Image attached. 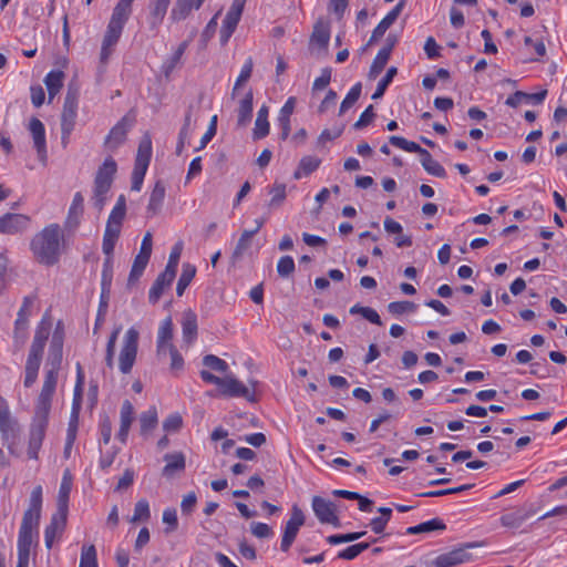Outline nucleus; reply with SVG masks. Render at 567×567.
<instances>
[{
  "label": "nucleus",
  "mask_w": 567,
  "mask_h": 567,
  "mask_svg": "<svg viewBox=\"0 0 567 567\" xmlns=\"http://www.w3.org/2000/svg\"><path fill=\"white\" fill-rule=\"evenodd\" d=\"M64 331L61 322H58L53 332L49 361L45 370L41 392L35 401L34 414L30 424L27 455L30 460H38L45 432L49 425L52 398L58 384V375L62 362Z\"/></svg>",
  "instance_id": "f257e3e1"
},
{
  "label": "nucleus",
  "mask_w": 567,
  "mask_h": 567,
  "mask_svg": "<svg viewBox=\"0 0 567 567\" xmlns=\"http://www.w3.org/2000/svg\"><path fill=\"white\" fill-rule=\"evenodd\" d=\"M43 488L41 485L33 487L30 494L28 507L23 513L17 540V566L29 567L31 548L38 544L39 525L42 515Z\"/></svg>",
  "instance_id": "f03ea898"
},
{
  "label": "nucleus",
  "mask_w": 567,
  "mask_h": 567,
  "mask_svg": "<svg viewBox=\"0 0 567 567\" xmlns=\"http://www.w3.org/2000/svg\"><path fill=\"white\" fill-rule=\"evenodd\" d=\"M125 213L126 200L124 195H120L109 215L103 235L102 250L106 258L103 262L101 275L102 297L109 295L111 290L113 280V251L121 234Z\"/></svg>",
  "instance_id": "7ed1b4c3"
},
{
  "label": "nucleus",
  "mask_w": 567,
  "mask_h": 567,
  "mask_svg": "<svg viewBox=\"0 0 567 567\" xmlns=\"http://www.w3.org/2000/svg\"><path fill=\"white\" fill-rule=\"evenodd\" d=\"M62 240L63 235L60 225L49 224L32 237L30 249L40 264L53 266L60 259Z\"/></svg>",
  "instance_id": "20e7f679"
},
{
  "label": "nucleus",
  "mask_w": 567,
  "mask_h": 567,
  "mask_svg": "<svg viewBox=\"0 0 567 567\" xmlns=\"http://www.w3.org/2000/svg\"><path fill=\"white\" fill-rule=\"evenodd\" d=\"M133 2L134 0H118L113 8L101 45L100 62L102 64L107 63L110 56L113 54L124 25L132 14Z\"/></svg>",
  "instance_id": "39448f33"
},
{
  "label": "nucleus",
  "mask_w": 567,
  "mask_h": 567,
  "mask_svg": "<svg viewBox=\"0 0 567 567\" xmlns=\"http://www.w3.org/2000/svg\"><path fill=\"white\" fill-rule=\"evenodd\" d=\"M115 173L116 163L111 157L105 158L102 166L96 172L92 203L99 212L104 208L107 202V195L111 190Z\"/></svg>",
  "instance_id": "423d86ee"
},
{
  "label": "nucleus",
  "mask_w": 567,
  "mask_h": 567,
  "mask_svg": "<svg viewBox=\"0 0 567 567\" xmlns=\"http://www.w3.org/2000/svg\"><path fill=\"white\" fill-rule=\"evenodd\" d=\"M140 332L135 328H130L123 338V344L118 355V370L123 374H128L136 361L138 349Z\"/></svg>",
  "instance_id": "0eeeda50"
},
{
  "label": "nucleus",
  "mask_w": 567,
  "mask_h": 567,
  "mask_svg": "<svg viewBox=\"0 0 567 567\" xmlns=\"http://www.w3.org/2000/svg\"><path fill=\"white\" fill-rule=\"evenodd\" d=\"M32 226V218L27 214L4 213L0 215V234L17 236L29 231Z\"/></svg>",
  "instance_id": "6e6552de"
},
{
  "label": "nucleus",
  "mask_w": 567,
  "mask_h": 567,
  "mask_svg": "<svg viewBox=\"0 0 567 567\" xmlns=\"http://www.w3.org/2000/svg\"><path fill=\"white\" fill-rule=\"evenodd\" d=\"M250 388L246 386L234 375H226L223 378V382L219 385L220 393L229 398H245L249 402H256L255 388L258 384L257 381L249 382Z\"/></svg>",
  "instance_id": "1a4fd4ad"
},
{
  "label": "nucleus",
  "mask_w": 567,
  "mask_h": 567,
  "mask_svg": "<svg viewBox=\"0 0 567 567\" xmlns=\"http://www.w3.org/2000/svg\"><path fill=\"white\" fill-rule=\"evenodd\" d=\"M19 433L18 421L11 415L7 400L0 395V435L2 442L12 444Z\"/></svg>",
  "instance_id": "9d476101"
},
{
  "label": "nucleus",
  "mask_w": 567,
  "mask_h": 567,
  "mask_svg": "<svg viewBox=\"0 0 567 567\" xmlns=\"http://www.w3.org/2000/svg\"><path fill=\"white\" fill-rule=\"evenodd\" d=\"M76 116L78 97L74 93L68 92L64 99L63 110L61 114V133L63 143H66L72 131L74 130Z\"/></svg>",
  "instance_id": "9b49d317"
},
{
  "label": "nucleus",
  "mask_w": 567,
  "mask_h": 567,
  "mask_svg": "<svg viewBox=\"0 0 567 567\" xmlns=\"http://www.w3.org/2000/svg\"><path fill=\"white\" fill-rule=\"evenodd\" d=\"M247 0H233V3L223 21L220 29V42L225 45L235 32Z\"/></svg>",
  "instance_id": "f8f14e48"
},
{
  "label": "nucleus",
  "mask_w": 567,
  "mask_h": 567,
  "mask_svg": "<svg viewBox=\"0 0 567 567\" xmlns=\"http://www.w3.org/2000/svg\"><path fill=\"white\" fill-rule=\"evenodd\" d=\"M305 524L303 512L293 505L291 508V516L286 523L280 548L282 551H288L292 543L295 542L299 528Z\"/></svg>",
  "instance_id": "ddd939ff"
},
{
  "label": "nucleus",
  "mask_w": 567,
  "mask_h": 567,
  "mask_svg": "<svg viewBox=\"0 0 567 567\" xmlns=\"http://www.w3.org/2000/svg\"><path fill=\"white\" fill-rule=\"evenodd\" d=\"M68 513L55 512L50 518V523L44 528V545L51 549L55 540H59L66 527Z\"/></svg>",
  "instance_id": "4468645a"
},
{
  "label": "nucleus",
  "mask_w": 567,
  "mask_h": 567,
  "mask_svg": "<svg viewBox=\"0 0 567 567\" xmlns=\"http://www.w3.org/2000/svg\"><path fill=\"white\" fill-rule=\"evenodd\" d=\"M157 359L162 363H167L172 374L177 375L184 369V359L177 348L172 343L157 347Z\"/></svg>",
  "instance_id": "2eb2a0df"
},
{
  "label": "nucleus",
  "mask_w": 567,
  "mask_h": 567,
  "mask_svg": "<svg viewBox=\"0 0 567 567\" xmlns=\"http://www.w3.org/2000/svg\"><path fill=\"white\" fill-rule=\"evenodd\" d=\"M312 509L322 524L339 526L340 522L336 514V506L332 502L320 496H313Z\"/></svg>",
  "instance_id": "dca6fc26"
},
{
  "label": "nucleus",
  "mask_w": 567,
  "mask_h": 567,
  "mask_svg": "<svg viewBox=\"0 0 567 567\" xmlns=\"http://www.w3.org/2000/svg\"><path fill=\"white\" fill-rule=\"evenodd\" d=\"M135 421V410L130 400H124L120 410V429L116 439L125 444L133 422Z\"/></svg>",
  "instance_id": "f3484780"
},
{
  "label": "nucleus",
  "mask_w": 567,
  "mask_h": 567,
  "mask_svg": "<svg viewBox=\"0 0 567 567\" xmlns=\"http://www.w3.org/2000/svg\"><path fill=\"white\" fill-rule=\"evenodd\" d=\"M84 214V197L78 192L74 194L72 203L69 207L68 215L64 221L65 228L73 230L76 229L82 220Z\"/></svg>",
  "instance_id": "a211bd4d"
},
{
  "label": "nucleus",
  "mask_w": 567,
  "mask_h": 567,
  "mask_svg": "<svg viewBox=\"0 0 567 567\" xmlns=\"http://www.w3.org/2000/svg\"><path fill=\"white\" fill-rule=\"evenodd\" d=\"M330 40V24L327 21L318 20L313 25V31L310 37V50L317 48L327 52Z\"/></svg>",
  "instance_id": "6ab92c4d"
},
{
  "label": "nucleus",
  "mask_w": 567,
  "mask_h": 567,
  "mask_svg": "<svg viewBox=\"0 0 567 567\" xmlns=\"http://www.w3.org/2000/svg\"><path fill=\"white\" fill-rule=\"evenodd\" d=\"M165 466L162 474L164 477L172 478L184 472L186 466L185 455L182 452L167 453L163 457Z\"/></svg>",
  "instance_id": "aec40b11"
},
{
  "label": "nucleus",
  "mask_w": 567,
  "mask_h": 567,
  "mask_svg": "<svg viewBox=\"0 0 567 567\" xmlns=\"http://www.w3.org/2000/svg\"><path fill=\"white\" fill-rule=\"evenodd\" d=\"M404 1L401 0L375 27L368 44H372L384 35L386 30L395 22L401 11L403 10Z\"/></svg>",
  "instance_id": "412c9836"
},
{
  "label": "nucleus",
  "mask_w": 567,
  "mask_h": 567,
  "mask_svg": "<svg viewBox=\"0 0 567 567\" xmlns=\"http://www.w3.org/2000/svg\"><path fill=\"white\" fill-rule=\"evenodd\" d=\"M29 130L31 132L34 147L38 152L39 157L45 158L47 156V141H45V128L43 123L37 118H31L29 123Z\"/></svg>",
  "instance_id": "4be33fe9"
},
{
  "label": "nucleus",
  "mask_w": 567,
  "mask_h": 567,
  "mask_svg": "<svg viewBox=\"0 0 567 567\" xmlns=\"http://www.w3.org/2000/svg\"><path fill=\"white\" fill-rule=\"evenodd\" d=\"M471 559V555L463 548L451 550L437 556L434 560L435 567H454Z\"/></svg>",
  "instance_id": "5701e85b"
},
{
  "label": "nucleus",
  "mask_w": 567,
  "mask_h": 567,
  "mask_svg": "<svg viewBox=\"0 0 567 567\" xmlns=\"http://www.w3.org/2000/svg\"><path fill=\"white\" fill-rule=\"evenodd\" d=\"M183 341L189 347L197 338V316L192 310H186L182 319Z\"/></svg>",
  "instance_id": "b1692460"
},
{
  "label": "nucleus",
  "mask_w": 567,
  "mask_h": 567,
  "mask_svg": "<svg viewBox=\"0 0 567 567\" xmlns=\"http://www.w3.org/2000/svg\"><path fill=\"white\" fill-rule=\"evenodd\" d=\"M72 489V476L70 471H64L58 493L56 511L69 512V499Z\"/></svg>",
  "instance_id": "393cba45"
},
{
  "label": "nucleus",
  "mask_w": 567,
  "mask_h": 567,
  "mask_svg": "<svg viewBox=\"0 0 567 567\" xmlns=\"http://www.w3.org/2000/svg\"><path fill=\"white\" fill-rule=\"evenodd\" d=\"M132 126V121L124 116L109 133L105 144L110 148L118 146L125 138L128 128Z\"/></svg>",
  "instance_id": "a878e982"
},
{
  "label": "nucleus",
  "mask_w": 567,
  "mask_h": 567,
  "mask_svg": "<svg viewBox=\"0 0 567 567\" xmlns=\"http://www.w3.org/2000/svg\"><path fill=\"white\" fill-rule=\"evenodd\" d=\"M64 78V72L61 70H51L44 76V84L48 90L49 103L53 101V99L59 94V92L63 87Z\"/></svg>",
  "instance_id": "bb28decb"
},
{
  "label": "nucleus",
  "mask_w": 567,
  "mask_h": 567,
  "mask_svg": "<svg viewBox=\"0 0 567 567\" xmlns=\"http://www.w3.org/2000/svg\"><path fill=\"white\" fill-rule=\"evenodd\" d=\"M252 91L249 90L246 95L239 101L237 110V125L240 127L246 126L252 116Z\"/></svg>",
  "instance_id": "cd10ccee"
},
{
  "label": "nucleus",
  "mask_w": 567,
  "mask_h": 567,
  "mask_svg": "<svg viewBox=\"0 0 567 567\" xmlns=\"http://www.w3.org/2000/svg\"><path fill=\"white\" fill-rule=\"evenodd\" d=\"M165 193L166 189L163 183L157 182L150 196V202L147 205L148 217L155 216L161 210L163 200L165 198Z\"/></svg>",
  "instance_id": "c85d7f7f"
},
{
  "label": "nucleus",
  "mask_w": 567,
  "mask_h": 567,
  "mask_svg": "<svg viewBox=\"0 0 567 567\" xmlns=\"http://www.w3.org/2000/svg\"><path fill=\"white\" fill-rule=\"evenodd\" d=\"M167 272L163 271L157 279L155 280L154 285L152 286L148 295V299L151 302L155 303L158 301L161 296L163 295L166 287H169L172 281L174 280L175 276L171 275L166 277Z\"/></svg>",
  "instance_id": "c756f323"
},
{
  "label": "nucleus",
  "mask_w": 567,
  "mask_h": 567,
  "mask_svg": "<svg viewBox=\"0 0 567 567\" xmlns=\"http://www.w3.org/2000/svg\"><path fill=\"white\" fill-rule=\"evenodd\" d=\"M197 0H176L174 8L171 12V18L175 21L186 19L193 9H199Z\"/></svg>",
  "instance_id": "7c9ffc66"
},
{
  "label": "nucleus",
  "mask_w": 567,
  "mask_h": 567,
  "mask_svg": "<svg viewBox=\"0 0 567 567\" xmlns=\"http://www.w3.org/2000/svg\"><path fill=\"white\" fill-rule=\"evenodd\" d=\"M321 161L315 156H305L300 159L299 166L293 174L296 179L308 176L313 173L320 165Z\"/></svg>",
  "instance_id": "2f4dec72"
},
{
  "label": "nucleus",
  "mask_w": 567,
  "mask_h": 567,
  "mask_svg": "<svg viewBox=\"0 0 567 567\" xmlns=\"http://www.w3.org/2000/svg\"><path fill=\"white\" fill-rule=\"evenodd\" d=\"M421 164L423 168L431 175L441 178L446 176V171L444 167L439 162L433 159L432 155L427 151L421 156Z\"/></svg>",
  "instance_id": "473e14b6"
},
{
  "label": "nucleus",
  "mask_w": 567,
  "mask_h": 567,
  "mask_svg": "<svg viewBox=\"0 0 567 567\" xmlns=\"http://www.w3.org/2000/svg\"><path fill=\"white\" fill-rule=\"evenodd\" d=\"M196 275V267L190 264H184L181 277L177 281L176 286V293L177 296H183L185 289L188 287V285L192 282Z\"/></svg>",
  "instance_id": "72a5a7b5"
},
{
  "label": "nucleus",
  "mask_w": 567,
  "mask_h": 567,
  "mask_svg": "<svg viewBox=\"0 0 567 567\" xmlns=\"http://www.w3.org/2000/svg\"><path fill=\"white\" fill-rule=\"evenodd\" d=\"M445 528H446V526L441 519L433 518L429 522H424L416 526L409 527L406 529V534L415 535V534H422V533H430L433 530H444Z\"/></svg>",
  "instance_id": "f704fd0d"
},
{
  "label": "nucleus",
  "mask_w": 567,
  "mask_h": 567,
  "mask_svg": "<svg viewBox=\"0 0 567 567\" xmlns=\"http://www.w3.org/2000/svg\"><path fill=\"white\" fill-rule=\"evenodd\" d=\"M389 59H390V56H389L388 49H381L378 52L377 56L374 58V60L371 64L370 71L368 73V76L370 80H375L380 75V73L385 68Z\"/></svg>",
  "instance_id": "c9c22d12"
},
{
  "label": "nucleus",
  "mask_w": 567,
  "mask_h": 567,
  "mask_svg": "<svg viewBox=\"0 0 567 567\" xmlns=\"http://www.w3.org/2000/svg\"><path fill=\"white\" fill-rule=\"evenodd\" d=\"M142 277V249L134 258V262L126 281V289L128 291L138 287L140 278Z\"/></svg>",
  "instance_id": "e433bc0d"
},
{
  "label": "nucleus",
  "mask_w": 567,
  "mask_h": 567,
  "mask_svg": "<svg viewBox=\"0 0 567 567\" xmlns=\"http://www.w3.org/2000/svg\"><path fill=\"white\" fill-rule=\"evenodd\" d=\"M171 0H156L151 8L150 23L153 29L162 23Z\"/></svg>",
  "instance_id": "4c0bfd02"
},
{
  "label": "nucleus",
  "mask_w": 567,
  "mask_h": 567,
  "mask_svg": "<svg viewBox=\"0 0 567 567\" xmlns=\"http://www.w3.org/2000/svg\"><path fill=\"white\" fill-rule=\"evenodd\" d=\"M255 231L244 230L231 255L233 262L241 259L245 251L250 247Z\"/></svg>",
  "instance_id": "58836bf2"
},
{
  "label": "nucleus",
  "mask_w": 567,
  "mask_h": 567,
  "mask_svg": "<svg viewBox=\"0 0 567 567\" xmlns=\"http://www.w3.org/2000/svg\"><path fill=\"white\" fill-rule=\"evenodd\" d=\"M173 321L171 317L163 320L157 334V347L172 344Z\"/></svg>",
  "instance_id": "ea45409f"
},
{
  "label": "nucleus",
  "mask_w": 567,
  "mask_h": 567,
  "mask_svg": "<svg viewBox=\"0 0 567 567\" xmlns=\"http://www.w3.org/2000/svg\"><path fill=\"white\" fill-rule=\"evenodd\" d=\"M375 540L377 539H372L371 542H363V543H358V544L351 545V546L347 547L346 549L340 550L338 553V558L346 559V560H352L357 556H359L362 551L367 550L370 547L371 543H375Z\"/></svg>",
  "instance_id": "a19ab883"
},
{
  "label": "nucleus",
  "mask_w": 567,
  "mask_h": 567,
  "mask_svg": "<svg viewBox=\"0 0 567 567\" xmlns=\"http://www.w3.org/2000/svg\"><path fill=\"white\" fill-rule=\"evenodd\" d=\"M79 567H99L97 554L94 545H83Z\"/></svg>",
  "instance_id": "79ce46f5"
},
{
  "label": "nucleus",
  "mask_w": 567,
  "mask_h": 567,
  "mask_svg": "<svg viewBox=\"0 0 567 567\" xmlns=\"http://www.w3.org/2000/svg\"><path fill=\"white\" fill-rule=\"evenodd\" d=\"M120 331H121V327H116L110 334L107 343H106L105 364L111 370L114 368L115 346H116V341H117Z\"/></svg>",
  "instance_id": "37998d69"
},
{
  "label": "nucleus",
  "mask_w": 567,
  "mask_h": 567,
  "mask_svg": "<svg viewBox=\"0 0 567 567\" xmlns=\"http://www.w3.org/2000/svg\"><path fill=\"white\" fill-rule=\"evenodd\" d=\"M51 318L47 312L38 323L33 339L47 342L51 332Z\"/></svg>",
  "instance_id": "c03bdc74"
},
{
  "label": "nucleus",
  "mask_w": 567,
  "mask_h": 567,
  "mask_svg": "<svg viewBox=\"0 0 567 567\" xmlns=\"http://www.w3.org/2000/svg\"><path fill=\"white\" fill-rule=\"evenodd\" d=\"M142 188V142L136 150L135 166L133 171L132 189L138 192Z\"/></svg>",
  "instance_id": "a18cd8bd"
},
{
  "label": "nucleus",
  "mask_w": 567,
  "mask_h": 567,
  "mask_svg": "<svg viewBox=\"0 0 567 567\" xmlns=\"http://www.w3.org/2000/svg\"><path fill=\"white\" fill-rule=\"evenodd\" d=\"M271 199L268 204L270 208H278L286 199V185L276 183L269 190Z\"/></svg>",
  "instance_id": "49530a36"
},
{
  "label": "nucleus",
  "mask_w": 567,
  "mask_h": 567,
  "mask_svg": "<svg viewBox=\"0 0 567 567\" xmlns=\"http://www.w3.org/2000/svg\"><path fill=\"white\" fill-rule=\"evenodd\" d=\"M398 69L395 66H391L388 69L385 75L382 78V80L378 83L377 90L372 95L373 100H378L383 96L386 87L392 82L393 78L396 75Z\"/></svg>",
  "instance_id": "de8ad7c7"
},
{
  "label": "nucleus",
  "mask_w": 567,
  "mask_h": 567,
  "mask_svg": "<svg viewBox=\"0 0 567 567\" xmlns=\"http://www.w3.org/2000/svg\"><path fill=\"white\" fill-rule=\"evenodd\" d=\"M40 364H41L40 362L27 360L25 369H24V380H23V385L25 388H30L35 383V381L38 379Z\"/></svg>",
  "instance_id": "09e8293b"
},
{
  "label": "nucleus",
  "mask_w": 567,
  "mask_h": 567,
  "mask_svg": "<svg viewBox=\"0 0 567 567\" xmlns=\"http://www.w3.org/2000/svg\"><path fill=\"white\" fill-rule=\"evenodd\" d=\"M361 83H357L355 85H353L351 87V90L349 91V93L347 94V96L344 97V100L342 101L341 103V106H340V114H343L344 112H347L351 106L354 105V103L359 100L360 97V94H361Z\"/></svg>",
  "instance_id": "8fccbe9b"
},
{
  "label": "nucleus",
  "mask_w": 567,
  "mask_h": 567,
  "mask_svg": "<svg viewBox=\"0 0 567 567\" xmlns=\"http://www.w3.org/2000/svg\"><path fill=\"white\" fill-rule=\"evenodd\" d=\"M203 364L214 371L225 373L228 370V364L225 360L214 354H207L203 358Z\"/></svg>",
  "instance_id": "3c124183"
},
{
  "label": "nucleus",
  "mask_w": 567,
  "mask_h": 567,
  "mask_svg": "<svg viewBox=\"0 0 567 567\" xmlns=\"http://www.w3.org/2000/svg\"><path fill=\"white\" fill-rule=\"evenodd\" d=\"M32 307H33V298L31 297H24L22 305L17 313V319L19 324L22 323H29V318L32 313Z\"/></svg>",
  "instance_id": "603ef678"
},
{
  "label": "nucleus",
  "mask_w": 567,
  "mask_h": 567,
  "mask_svg": "<svg viewBox=\"0 0 567 567\" xmlns=\"http://www.w3.org/2000/svg\"><path fill=\"white\" fill-rule=\"evenodd\" d=\"M473 485H471V484H466V485H461L458 487H452V488H446V489H437V491H430V492H424V493L417 494V496H420V497H441V496L457 494V493L467 491Z\"/></svg>",
  "instance_id": "864d4df0"
},
{
  "label": "nucleus",
  "mask_w": 567,
  "mask_h": 567,
  "mask_svg": "<svg viewBox=\"0 0 567 567\" xmlns=\"http://www.w3.org/2000/svg\"><path fill=\"white\" fill-rule=\"evenodd\" d=\"M112 423L109 416H103L99 422L100 444L107 445L112 436Z\"/></svg>",
  "instance_id": "5fc2aeb1"
},
{
  "label": "nucleus",
  "mask_w": 567,
  "mask_h": 567,
  "mask_svg": "<svg viewBox=\"0 0 567 567\" xmlns=\"http://www.w3.org/2000/svg\"><path fill=\"white\" fill-rule=\"evenodd\" d=\"M416 306L412 301H393L390 302L388 306V310L390 313L394 316L402 315L404 312H412L414 311Z\"/></svg>",
  "instance_id": "6e6d98bb"
},
{
  "label": "nucleus",
  "mask_w": 567,
  "mask_h": 567,
  "mask_svg": "<svg viewBox=\"0 0 567 567\" xmlns=\"http://www.w3.org/2000/svg\"><path fill=\"white\" fill-rule=\"evenodd\" d=\"M163 523L167 525L164 529V533L166 535L175 532L178 527L176 509H174V508L165 509L163 513Z\"/></svg>",
  "instance_id": "4d7b16f0"
},
{
  "label": "nucleus",
  "mask_w": 567,
  "mask_h": 567,
  "mask_svg": "<svg viewBox=\"0 0 567 567\" xmlns=\"http://www.w3.org/2000/svg\"><path fill=\"white\" fill-rule=\"evenodd\" d=\"M277 271L280 277L287 278L295 271V261L290 256H284L277 264Z\"/></svg>",
  "instance_id": "13d9d810"
},
{
  "label": "nucleus",
  "mask_w": 567,
  "mask_h": 567,
  "mask_svg": "<svg viewBox=\"0 0 567 567\" xmlns=\"http://www.w3.org/2000/svg\"><path fill=\"white\" fill-rule=\"evenodd\" d=\"M183 426V417L179 413L168 415L163 422V429L167 433L178 432Z\"/></svg>",
  "instance_id": "bf43d9fd"
},
{
  "label": "nucleus",
  "mask_w": 567,
  "mask_h": 567,
  "mask_svg": "<svg viewBox=\"0 0 567 567\" xmlns=\"http://www.w3.org/2000/svg\"><path fill=\"white\" fill-rule=\"evenodd\" d=\"M181 251H182V247L179 245H176L171 255H169V259H168V262L165 267V270L167 272L166 277L171 276V275H174L176 276V270H177V265H178V261H179V258H181Z\"/></svg>",
  "instance_id": "052dcab7"
},
{
  "label": "nucleus",
  "mask_w": 567,
  "mask_h": 567,
  "mask_svg": "<svg viewBox=\"0 0 567 567\" xmlns=\"http://www.w3.org/2000/svg\"><path fill=\"white\" fill-rule=\"evenodd\" d=\"M363 535H365V532L331 535L327 538V542L331 545H337V544H341V543H350V542H354V540L361 538Z\"/></svg>",
  "instance_id": "680f3d73"
},
{
  "label": "nucleus",
  "mask_w": 567,
  "mask_h": 567,
  "mask_svg": "<svg viewBox=\"0 0 567 567\" xmlns=\"http://www.w3.org/2000/svg\"><path fill=\"white\" fill-rule=\"evenodd\" d=\"M45 344L44 341L33 339L27 360L41 363Z\"/></svg>",
  "instance_id": "e2e57ef3"
},
{
  "label": "nucleus",
  "mask_w": 567,
  "mask_h": 567,
  "mask_svg": "<svg viewBox=\"0 0 567 567\" xmlns=\"http://www.w3.org/2000/svg\"><path fill=\"white\" fill-rule=\"evenodd\" d=\"M252 60L251 58H249L246 63L244 64L243 69H241V72L239 74V76L237 78V81L235 83V86L233 89V96H235L236 94V91L237 89L245 82H247L249 80V78L251 76V72H252Z\"/></svg>",
  "instance_id": "0e129e2a"
},
{
  "label": "nucleus",
  "mask_w": 567,
  "mask_h": 567,
  "mask_svg": "<svg viewBox=\"0 0 567 567\" xmlns=\"http://www.w3.org/2000/svg\"><path fill=\"white\" fill-rule=\"evenodd\" d=\"M269 127L268 120L256 118L252 138L257 141L266 137L269 134Z\"/></svg>",
  "instance_id": "69168bd1"
},
{
  "label": "nucleus",
  "mask_w": 567,
  "mask_h": 567,
  "mask_svg": "<svg viewBox=\"0 0 567 567\" xmlns=\"http://www.w3.org/2000/svg\"><path fill=\"white\" fill-rule=\"evenodd\" d=\"M30 97L31 102L35 107H40L45 100V92L40 84H34L30 86Z\"/></svg>",
  "instance_id": "338daca9"
},
{
  "label": "nucleus",
  "mask_w": 567,
  "mask_h": 567,
  "mask_svg": "<svg viewBox=\"0 0 567 567\" xmlns=\"http://www.w3.org/2000/svg\"><path fill=\"white\" fill-rule=\"evenodd\" d=\"M375 114L373 112V105H369L363 112L362 114L360 115L359 120L354 123V128L357 130H360V128H363L365 127L367 125H369L373 118H374Z\"/></svg>",
  "instance_id": "774afa93"
}]
</instances>
